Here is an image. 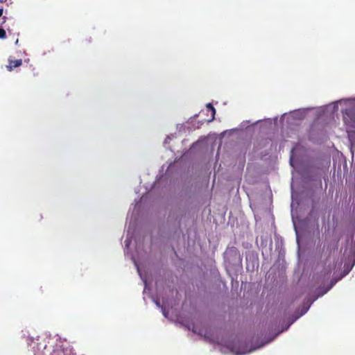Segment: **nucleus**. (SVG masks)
<instances>
[{
    "mask_svg": "<svg viewBox=\"0 0 355 355\" xmlns=\"http://www.w3.org/2000/svg\"><path fill=\"white\" fill-rule=\"evenodd\" d=\"M30 346L33 349L35 355H45L44 351L46 349V343L45 339L37 336L36 338L31 339Z\"/></svg>",
    "mask_w": 355,
    "mask_h": 355,
    "instance_id": "1",
    "label": "nucleus"
},
{
    "mask_svg": "<svg viewBox=\"0 0 355 355\" xmlns=\"http://www.w3.org/2000/svg\"><path fill=\"white\" fill-rule=\"evenodd\" d=\"M49 355H76L74 349L71 346H56Z\"/></svg>",
    "mask_w": 355,
    "mask_h": 355,
    "instance_id": "2",
    "label": "nucleus"
},
{
    "mask_svg": "<svg viewBox=\"0 0 355 355\" xmlns=\"http://www.w3.org/2000/svg\"><path fill=\"white\" fill-rule=\"evenodd\" d=\"M8 62H9V65L7 66V69L10 71H12L14 68L19 67L22 64L21 59H17V60L9 59Z\"/></svg>",
    "mask_w": 355,
    "mask_h": 355,
    "instance_id": "3",
    "label": "nucleus"
},
{
    "mask_svg": "<svg viewBox=\"0 0 355 355\" xmlns=\"http://www.w3.org/2000/svg\"><path fill=\"white\" fill-rule=\"evenodd\" d=\"M347 116L349 117L352 124L351 125L353 128H355V111H349L347 114Z\"/></svg>",
    "mask_w": 355,
    "mask_h": 355,
    "instance_id": "4",
    "label": "nucleus"
},
{
    "mask_svg": "<svg viewBox=\"0 0 355 355\" xmlns=\"http://www.w3.org/2000/svg\"><path fill=\"white\" fill-rule=\"evenodd\" d=\"M207 110H210L211 112V114H212V117L211 119V120H209V121H211L214 119V116H215V114H216V110L215 108L213 107V105L211 104V103H208L207 105Z\"/></svg>",
    "mask_w": 355,
    "mask_h": 355,
    "instance_id": "5",
    "label": "nucleus"
},
{
    "mask_svg": "<svg viewBox=\"0 0 355 355\" xmlns=\"http://www.w3.org/2000/svg\"><path fill=\"white\" fill-rule=\"evenodd\" d=\"M6 37V31L3 28H0V39H5Z\"/></svg>",
    "mask_w": 355,
    "mask_h": 355,
    "instance_id": "6",
    "label": "nucleus"
},
{
    "mask_svg": "<svg viewBox=\"0 0 355 355\" xmlns=\"http://www.w3.org/2000/svg\"><path fill=\"white\" fill-rule=\"evenodd\" d=\"M331 273V270H328L327 272H325L324 273V278L328 279L330 277V275Z\"/></svg>",
    "mask_w": 355,
    "mask_h": 355,
    "instance_id": "7",
    "label": "nucleus"
},
{
    "mask_svg": "<svg viewBox=\"0 0 355 355\" xmlns=\"http://www.w3.org/2000/svg\"><path fill=\"white\" fill-rule=\"evenodd\" d=\"M193 331L195 332V333H198V334L200 335H202L203 332L205 331V330L203 329H201L199 331H197V328L194 327L193 328Z\"/></svg>",
    "mask_w": 355,
    "mask_h": 355,
    "instance_id": "8",
    "label": "nucleus"
},
{
    "mask_svg": "<svg viewBox=\"0 0 355 355\" xmlns=\"http://www.w3.org/2000/svg\"><path fill=\"white\" fill-rule=\"evenodd\" d=\"M3 9L0 8V17L3 15Z\"/></svg>",
    "mask_w": 355,
    "mask_h": 355,
    "instance_id": "9",
    "label": "nucleus"
},
{
    "mask_svg": "<svg viewBox=\"0 0 355 355\" xmlns=\"http://www.w3.org/2000/svg\"><path fill=\"white\" fill-rule=\"evenodd\" d=\"M330 289V288H329L328 289H326L322 293V295L326 293Z\"/></svg>",
    "mask_w": 355,
    "mask_h": 355,
    "instance_id": "10",
    "label": "nucleus"
},
{
    "mask_svg": "<svg viewBox=\"0 0 355 355\" xmlns=\"http://www.w3.org/2000/svg\"><path fill=\"white\" fill-rule=\"evenodd\" d=\"M163 314L164 315L165 317H167V314L164 310H163Z\"/></svg>",
    "mask_w": 355,
    "mask_h": 355,
    "instance_id": "11",
    "label": "nucleus"
},
{
    "mask_svg": "<svg viewBox=\"0 0 355 355\" xmlns=\"http://www.w3.org/2000/svg\"><path fill=\"white\" fill-rule=\"evenodd\" d=\"M6 0H0V3H3L5 2Z\"/></svg>",
    "mask_w": 355,
    "mask_h": 355,
    "instance_id": "12",
    "label": "nucleus"
},
{
    "mask_svg": "<svg viewBox=\"0 0 355 355\" xmlns=\"http://www.w3.org/2000/svg\"><path fill=\"white\" fill-rule=\"evenodd\" d=\"M156 304L159 306V303L158 302H156Z\"/></svg>",
    "mask_w": 355,
    "mask_h": 355,
    "instance_id": "13",
    "label": "nucleus"
},
{
    "mask_svg": "<svg viewBox=\"0 0 355 355\" xmlns=\"http://www.w3.org/2000/svg\"><path fill=\"white\" fill-rule=\"evenodd\" d=\"M3 18H4L3 22H6V17H4Z\"/></svg>",
    "mask_w": 355,
    "mask_h": 355,
    "instance_id": "14",
    "label": "nucleus"
}]
</instances>
